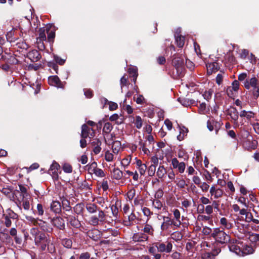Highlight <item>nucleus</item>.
I'll return each mask as SVG.
<instances>
[{
    "mask_svg": "<svg viewBox=\"0 0 259 259\" xmlns=\"http://www.w3.org/2000/svg\"><path fill=\"white\" fill-rule=\"evenodd\" d=\"M30 234L34 238L35 244L39 247L41 250H45L50 240L46 234L36 228H32Z\"/></svg>",
    "mask_w": 259,
    "mask_h": 259,
    "instance_id": "f257e3e1",
    "label": "nucleus"
},
{
    "mask_svg": "<svg viewBox=\"0 0 259 259\" xmlns=\"http://www.w3.org/2000/svg\"><path fill=\"white\" fill-rule=\"evenodd\" d=\"M244 86L252 94L255 99L259 97V82L255 77L247 79L244 82Z\"/></svg>",
    "mask_w": 259,
    "mask_h": 259,
    "instance_id": "f03ea898",
    "label": "nucleus"
},
{
    "mask_svg": "<svg viewBox=\"0 0 259 259\" xmlns=\"http://www.w3.org/2000/svg\"><path fill=\"white\" fill-rule=\"evenodd\" d=\"M211 236L217 242L221 244L227 243L231 241L230 236L220 228H214L211 233Z\"/></svg>",
    "mask_w": 259,
    "mask_h": 259,
    "instance_id": "7ed1b4c3",
    "label": "nucleus"
},
{
    "mask_svg": "<svg viewBox=\"0 0 259 259\" xmlns=\"http://www.w3.org/2000/svg\"><path fill=\"white\" fill-rule=\"evenodd\" d=\"M19 189H16L13 193V200L16 199H21L23 198H26L30 196L27 192L26 187L22 185H19Z\"/></svg>",
    "mask_w": 259,
    "mask_h": 259,
    "instance_id": "20e7f679",
    "label": "nucleus"
},
{
    "mask_svg": "<svg viewBox=\"0 0 259 259\" xmlns=\"http://www.w3.org/2000/svg\"><path fill=\"white\" fill-rule=\"evenodd\" d=\"M155 246L159 252L169 253L171 251L172 244L167 241L165 243H156Z\"/></svg>",
    "mask_w": 259,
    "mask_h": 259,
    "instance_id": "39448f33",
    "label": "nucleus"
},
{
    "mask_svg": "<svg viewBox=\"0 0 259 259\" xmlns=\"http://www.w3.org/2000/svg\"><path fill=\"white\" fill-rule=\"evenodd\" d=\"M81 137L83 139L92 138L95 136V131L84 124L81 126Z\"/></svg>",
    "mask_w": 259,
    "mask_h": 259,
    "instance_id": "423d86ee",
    "label": "nucleus"
},
{
    "mask_svg": "<svg viewBox=\"0 0 259 259\" xmlns=\"http://www.w3.org/2000/svg\"><path fill=\"white\" fill-rule=\"evenodd\" d=\"M209 193L212 198L218 199L221 198L224 193V191L217 187L214 184L212 185L210 188Z\"/></svg>",
    "mask_w": 259,
    "mask_h": 259,
    "instance_id": "0eeeda50",
    "label": "nucleus"
},
{
    "mask_svg": "<svg viewBox=\"0 0 259 259\" xmlns=\"http://www.w3.org/2000/svg\"><path fill=\"white\" fill-rule=\"evenodd\" d=\"M105 214L102 210H99L98 217L93 215L90 218V223L93 226H97L99 222H104L105 221Z\"/></svg>",
    "mask_w": 259,
    "mask_h": 259,
    "instance_id": "6e6552de",
    "label": "nucleus"
},
{
    "mask_svg": "<svg viewBox=\"0 0 259 259\" xmlns=\"http://www.w3.org/2000/svg\"><path fill=\"white\" fill-rule=\"evenodd\" d=\"M172 65L175 67L178 73H181L184 68V60L181 57H176L172 61Z\"/></svg>",
    "mask_w": 259,
    "mask_h": 259,
    "instance_id": "1a4fd4ad",
    "label": "nucleus"
},
{
    "mask_svg": "<svg viewBox=\"0 0 259 259\" xmlns=\"http://www.w3.org/2000/svg\"><path fill=\"white\" fill-rule=\"evenodd\" d=\"M230 244L229 245V248L231 251L235 253L236 254L241 256L242 255V252H241V245L242 244L240 242H237V241L235 242H232L230 241L229 242Z\"/></svg>",
    "mask_w": 259,
    "mask_h": 259,
    "instance_id": "9d476101",
    "label": "nucleus"
},
{
    "mask_svg": "<svg viewBox=\"0 0 259 259\" xmlns=\"http://www.w3.org/2000/svg\"><path fill=\"white\" fill-rule=\"evenodd\" d=\"M52 225L60 230L65 228V221L63 218L60 217H55L51 221Z\"/></svg>",
    "mask_w": 259,
    "mask_h": 259,
    "instance_id": "9b49d317",
    "label": "nucleus"
},
{
    "mask_svg": "<svg viewBox=\"0 0 259 259\" xmlns=\"http://www.w3.org/2000/svg\"><path fill=\"white\" fill-rule=\"evenodd\" d=\"M171 225H173L176 228L179 227L177 225H176V224H175L174 220L171 219L168 217H164V222L161 226V229L163 231L167 230L169 228V226Z\"/></svg>",
    "mask_w": 259,
    "mask_h": 259,
    "instance_id": "f8f14e48",
    "label": "nucleus"
},
{
    "mask_svg": "<svg viewBox=\"0 0 259 259\" xmlns=\"http://www.w3.org/2000/svg\"><path fill=\"white\" fill-rule=\"evenodd\" d=\"M30 199L31 196H29L26 198H23L21 199H16L14 201L16 202H19V204L22 205L24 209L28 210L30 208Z\"/></svg>",
    "mask_w": 259,
    "mask_h": 259,
    "instance_id": "ddd939ff",
    "label": "nucleus"
},
{
    "mask_svg": "<svg viewBox=\"0 0 259 259\" xmlns=\"http://www.w3.org/2000/svg\"><path fill=\"white\" fill-rule=\"evenodd\" d=\"M149 236L143 233H137L134 234L133 240L135 242H144L148 240Z\"/></svg>",
    "mask_w": 259,
    "mask_h": 259,
    "instance_id": "4468645a",
    "label": "nucleus"
},
{
    "mask_svg": "<svg viewBox=\"0 0 259 259\" xmlns=\"http://www.w3.org/2000/svg\"><path fill=\"white\" fill-rule=\"evenodd\" d=\"M49 83L53 86L57 87L58 88L62 87V83L59 78L56 76H52L48 78Z\"/></svg>",
    "mask_w": 259,
    "mask_h": 259,
    "instance_id": "2eb2a0df",
    "label": "nucleus"
},
{
    "mask_svg": "<svg viewBox=\"0 0 259 259\" xmlns=\"http://www.w3.org/2000/svg\"><path fill=\"white\" fill-rule=\"evenodd\" d=\"M27 55L28 57L31 60V61L34 62L38 61L41 58L40 54L36 50H33L31 51H30L28 53Z\"/></svg>",
    "mask_w": 259,
    "mask_h": 259,
    "instance_id": "dca6fc26",
    "label": "nucleus"
},
{
    "mask_svg": "<svg viewBox=\"0 0 259 259\" xmlns=\"http://www.w3.org/2000/svg\"><path fill=\"white\" fill-rule=\"evenodd\" d=\"M227 114L231 119L235 122H236L238 119V112L236 108L230 107L227 110Z\"/></svg>",
    "mask_w": 259,
    "mask_h": 259,
    "instance_id": "f3484780",
    "label": "nucleus"
},
{
    "mask_svg": "<svg viewBox=\"0 0 259 259\" xmlns=\"http://www.w3.org/2000/svg\"><path fill=\"white\" fill-rule=\"evenodd\" d=\"M207 72L208 74H212L219 69V66L217 62H212L206 65Z\"/></svg>",
    "mask_w": 259,
    "mask_h": 259,
    "instance_id": "a211bd4d",
    "label": "nucleus"
},
{
    "mask_svg": "<svg viewBox=\"0 0 259 259\" xmlns=\"http://www.w3.org/2000/svg\"><path fill=\"white\" fill-rule=\"evenodd\" d=\"M220 225L222 230L230 229L233 227V224L230 222L226 218H222L220 219Z\"/></svg>",
    "mask_w": 259,
    "mask_h": 259,
    "instance_id": "6ab92c4d",
    "label": "nucleus"
},
{
    "mask_svg": "<svg viewBox=\"0 0 259 259\" xmlns=\"http://www.w3.org/2000/svg\"><path fill=\"white\" fill-rule=\"evenodd\" d=\"M52 28L51 25H47L46 27V30L48 34V40L49 42H53L54 39L55 37V32L54 30H51Z\"/></svg>",
    "mask_w": 259,
    "mask_h": 259,
    "instance_id": "aec40b11",
    "label": "nucleus"
},
{
    "mask_svg": "<svg viewBox=\"0 0 259 259\" xmlns=\"http://www.w3.org/2000/svg\"><path fill=\"white\" fill-rule=\"evenodd\" d=\"M51 209L56 213H59L61 211V205L58 201H53L51 204Z\"/></svg>",
    "mask_w": 259,
    "mask_h": 259,
    "instance_id": "412c9836",
    "label": "nucleus"
},
{
    "mask_svg": "<svg viewBox=\"0 0 259 259\" xmlns=\"http://www.w3.org/2000/svg\"><path fill=\"white\" fill-rule=\"evenodd\" d=\"M67 219V221L69 222V224L74 228H78L80 227L81 224L80 222L75 218V217L70 215L68 217H66Z\"/></svg>",
    "mask_w": 259,
    "mask_h": 259,
    "instance_id": "4be33fe9",
    "label": "nucleus"
},
{
    "mask_svg": "<svg viewBox=\"0 0 259 259\" xmlns=\"http://www.w3.org/2000/svg\"><path fill=\"white\" fill-rule=\"evenodd\" d=\"M174 217V222L175 224L177 225L179 227H180L182 222L181 219V213L178 209H174L172 211Z\"/></svg>",
    "mask_w": 259,
    "mask_h": 259,
    "instance_id": "5701e85b",
    "label": "nucleus"
},
{
    "mask_svg": "<svg viewBox=\"0 0 259 259\" xmlns=\"http://www.w3.org/2000/svg\"><path fill=\"white\" fill-rule=\"evenodd\" d=\"M221 250L219 249L218 250H217L215 252H204L203 253L201 257L202 259H213L219 252H220Z\"/></svg>",
    "mask_w": 259,
    "mask_h": 259,
    "instance_id": "b1692460",
    "label": "nucleus"
},
{
    "mask_svg": "<svg viewBox=\"0 0 259 259\" xmlns=\"http://www.w3.org/2000/svg\"><path fill=\"white\" fill-rule=\"evenodd\" d=\"M112 176L114 179L120 180L122 178L123 174L119 169L115 168L112 170Z\"/></svg>",
    "mask_w": 259,
    "mask_h": 259,
    "instance_id": "393cba45",
    "label": "nucleus"
},
{
    "mask_svg": "<svg viewBox=\"0 0 259 259\" xmlns=\"http://www.w3.org/2000/svg\"><path fill=\"white\" fill-rule=\"evenodd\" d=\"M241 252H242V256H244L252 253L253 252V249L251 246L248 245H242Z\"/></svg>",
    "mask_w": 259,
    "mask_h": 259,
    "instance_id": "a878e982",
    "label": "nucleus"
},
{
    "mask_svg": "<svg viewBox=\"0 0 259 259\" xmlns=\"http://www.w3.org/2000/svg\"><path fill=\"white\" fill-rule=\"evenodd\" d=\"M142 230L144 232L143 233L147 234L148 236L149 235H153L154 229L150 225L147 224H145Z\"/></svg>",
    "mask_w": 259,
    "mask_h": 259,
    "instance_id": "bb28decb",
    "label": "nucleus"
},
{
    "mask_svg": "<svg viewBox=\"0 0 259 259\" xmlns=\"http://www.w3.org/2000/svg\"><path fill=\"white\" fill-rule=\"evenodd\" d=\"M166 174V171L164 166L163 165L159 166L156 172V176L158 177V178L159 179H162L165 176Z\"/></svg>",
    "mask_w": 259,
    "mask_h": 259,
    "instance_id": "cd10ccee",
    "label": "nucleus"
},
{
    "mask_svg": "<svg viewBox=\"0 0 259 259\" xmlns=\"http://www.w3.org/2000/svg\"><path fill=\"white\" fill-rule=\"evenodd\" d=\"M1 239L6 244H11L13 242V240L10 236L7 233H1Z\"/></svg>",
    "mask_w": 259,
    "mask_h": 259,
    "instance_id": "c85d7f7f",
    "label": "nucleus"
},
{
    "mask_svg": "<svg viewBox=\"0 0 259 259\" xmlns=\"http://www.w3.org/2000/svg\"><path fill=\"white\" fill-rule=\"evenodd\" d=\"M62 206L63 209L66 211L71 210V207L70 205V202L65 198L62 199Z\"/></svg>",
    "mask_w": 259,
    "mask_h": 259,
    "instance_id": "c756f323",
    "label": "nucleus"
},
{
    "mask_svg": "<svg viewBox=\"0 0 259 259\" xmlns=\"http://www.w3.org/2000/svg\"><path fill=\"white\" fill-rule=\"evenodd\" d=\"M85 207L88 211L91 213H95L97 210V205L94 203L87 204Z\"/></svg>",
    "mask_w": 259,
    "mask_h": 259,
    "instance_id": "7c9ffc66",
    "label": "nucleus"
},
{
    "mask_svg": "<svg viewBox=\"0 0 259 259\" xmlns=\"http://www.w3.org/2000/svg\"><path fill=\"white\" fill-rule=\"evenodd\" d=\"M60 167V165L56 162L54 161L51 164L49 170L52 171L53 174L57 175V171Z\"/></svg>",
    "mask_w": 259,
    "mask_h": 259,
    "instance_id": "2f4dec72",
    "label": "nucleus"
},
{
    "mask_svg": "<svg viewBox=\"0 0 259 259\" xmlns=\"http://www.w3.org/2000/svg\"><path fill=\"white\" fill-rule=\"evenodd\" d=\"M254 113L252 111H246L245 110H242L240 112V116L241 117H246L248 119L253 117Z\"/></svg>",
    "mask_w": 259,
    "mask_h": 259,
    "instance_id": "473e14b6",
    "label": "nucleus"
},
{
    "mask_svg": "<svg viewBox=\"0 0 259 259\" xmlns=\"http://www.w3.org/2000/svg\"><path fill=\"white\" fill-rule=\"evenodd\" d=\"M46 31V28H40L39 29V34L38 36L37 37L40 39H41L44 41H47V37L46 35L45 31Z\"/></svg>",
    "mask_w": 259,
    "mask_h": 259,
    "instance_id": "72a5a7b5",
    "label": "nucleus"
},
{
    "mask_svg": "<svg viewBox=\"0 0 259 259\" xmlns=\"http://www.w3.org/2000/svg\"><path fill=\"white\" fill-rule=\"evenodd\" d=\"M105 159L107 162H112L114 160V155L109 150H107L105 153Z\"/></svg>",
    "mask_w": 259,
    "mask_h": 259,
    "instance_id": "f704fd0d",
    "label": "nucleus"
},
{
    "mask_svg": "<svg viewBox=\"0 0 259 259\" xmlns=\"http://www.w3.org/2000/svg\"><path fill=\"white\" fill-rule=\"evenodd\" d=\"M134 123L137 128H141L143 125V122L141 117L139 116H137L136 117L135 120L134 121Z\"/></svg>",
    "mask_w": 259,
    "mask_h": 259,
    "instance_id": "c9c22d12",
    "label": "nucleus"
},
{
    "mask_svg": "<svg viewBox=\"0 0 259 259\" xmlns=\"http://www.w3.org/2000/svg\"><path fill=\"white\" fill-rule=\"evenodd\" d=\"M152 204L153 207L157 209H160L162 207V203L159 199L155 198L153 200Z\"/></svg>",
    "mask_w": 259,
    "mask_h": 259,
    "instance_id": "e433bc0d",
    "label": "nucleus"
},
{
    "mask_svg": "<svg viewBox=\"0 0 259 259\" xmlns=\"http://www.w3.org/2000/svg\"><path fill=\"white\" fill-rule=\"evenodd\" d=\"M44 40L36 38V45L37 48L41 51H43L45 49V45Z\"/></svg>",
    "mask_w": 259,
    "mask_h": 259,
    "instance_id": "4c0bfd02",
    "label": "nucleus"
},
{
    "mask_svg": "<svg viewBox=\"0 0 259 259\" xmlns=\"http://www.w3.org/2000/svg\"><path fill=\"white\" fill-rule=\"evenodd\" d=\"M113 129V126L110 122H108L105 123L103 131L106 133H109Z\"/></svg>",
    "mask_w": 259,
    "mask_h": 259,
    "instance_id": "58836bf2",
    "label": "nucleus"
},
{
    "mask_svg": "<svg viewBox=\"0 0 259 259\" xmlns=\"http://www.w3.org/2000/svg\"><path fill=\"white\" fill-rule=\"evenodd\" d=\"M63 171L66 173H71L72 171V166L67 163H64L62 166Z\"/></svg>",
    "mask_w": 259,
    "mask_h": 259,
    "instance_id": "ea45409f",
    "label": "nucleus"
},
{
    "mask_svg": "<svg viewBox=\"0 0 259 259\" xmlns=\"http://www.w3.org/2000/svg\"><path fill=\"white\" fill-rule=\"evenodd\" d=\"M176 41L177 46L180 48L183 47L184 45V37L183 36H177L176 38Z\"/></svg>",
    "mask_w": 259,
    "mask_h": 259,
    "instance_id": "a19ab883",
    "label": "nucleus"
},
{
    "mask_svg": "<svg viewBox=\"0 0 259 259\" xmlns=\"http://www.w3.org/2000/svg\"><path fill=\"white\" fill-rule=\"evenodd\" d=\"M182 235L180 232H175L171 235L172 239L176 241L180 240L182 238Z\"/></svg>",
    "mask_w": 259,
    "mask_h": 259,
    "instance_id": "79ce46f5",
    "label": "nucleus"
},
{
    "mask_svg": "<svg viewBox=\"0 0 259 259\" xmlns=\"http://www.w3.org/2000/svg\"><path fill=\"white\" fill-rule=\"evenodd\" d=\"M139 145L140 146V149H141L144 154H147L149 152V150L146 147V144L143 143L142 140L139 141Z\"/></svg>",
    "mask_w": 259,
    "mask_h": 259,
    "instance_id": "37998d69",
    "label": "nucleus"
},
{
    "mask_svg": "<svg viewBox=\"0 0 259 259\" xmlns=\"http://www.w3.org/2000/svg\"><path fill=\"white\" fill-rule=\"evenodd\" d=\"M62 243L64 247L70 248L72 246V242L69 239H64L62 240Z\"/></svg>",
    "mask_w": 259,
    "mask_h": 259,
    "instance_id": "c03bdc74",
    "label": "nucleus"
},
{
    "mask_svg": "<svg viewBox=\"0 0 259 259\" xmlns=\"http://www.w3.org/2000/svg\"><path fill=\"white\" fill-rule=\"evenodd\" d=\"M97 146H94L93 151L95 154H99L101 150V145L102 142L101 141H97Z\"/></svg>",
    "mask_w": 259,
    "mask_h": 259,
    "instance_id": "a18cd8bd",
    "label": "nucleus"
},
{
    "mask_svg": "<svg viewBox=\"0 0 259 259\" xmlns=\"http://www.w3.org/2000/svg\"><path fill=\"white\" fill-rule=\"evenodd\" d=\"M199 187L200 188L202 192H206L209 189V185L206 182H203L201 183Z\"/></svg>",
    "mask_w": 259,
    "mask_h": 259,
    "instance_id": "49530a36",
    "label": "nucleus"
},
{
    "mask_svg": "<svg viewBox=\"0 0 259 259\" xmlns=\"http://www.w3.org/2000/svg\"><path fill=\"white\" fill-rule=\"evenodd\" d=\"M111 209L112 211V213L113 215L116 219L118 217V209L116 205H112L111 206Z\"/></svg>",
    "mask_w": 259,
    "mask_h": 259,
    "instance_id": "de8ad7c7",
    "label": "nucleus"
},
{
    "mask_svg": "<svg viewBox=\"0 0 259 259\" xmlns=\"http://www.w3.org/2000/svg\"><path fill=\"white\" fill-rule=\"evenodd\" d=\"M132 157L131 156H128L126 158H123L121 161V164L124 166H127L131 162Z\"/></svg>",
    "mask_w": 259,
    "mask_h": 259,
    "instance_id": "09e8293b",
    "label": "nucleus"
},
{
    "mask_svg": "<svg viewBox=\"0 0 259 259\" xmlns=\"http://www.w3.org/2000/svg\"><path fill=\"white\" fill-rule=\"evenodd\" d=\"M136 102L139 104H143L146 103L145 99L143 95H139L136 99Z\"/></svg>",
    "mask_w": 259,
    "mask_h": 259,
    "instance_id": "8fccbe9b",
    "label": "nucleus"
},
{
    "mask_svg": "<svg viewBox=\"0 0 259 259\" xmlns=\"http://www.w3.org/2000/svg\"><path fill=\"white\" fill-rule=\"evenodd\" d=\"M97 164L96 162H93L89 165L88 170L91 173H93L97 168Z\"/></svg>",
    "mask_w": 259,
    "mask_h": 259,
    "instance_id": "3c124183",
    "label": "nucleus"
},
{
    "mask_svg": "<svg viewBox=\"0 0 259 259\" xmlns=\"http://www.w3.org/2000/svg\"><path fill=\"white\" fill-rule=\"evenodd\" d=\"M156 167L155 166L151 165L148 169V173L149 176H153L154 175L156 171Z\"/></svg>",
    "mask_w": 259,
    "mask_h": 259,
    "instance_id": "603ef678",
    "label": "nucleus"
},
{
    "mask_svg": "<svg viewBox=\"0 0 259 259\" xmlns=\"http://www.w3.org/2000/svg\"><path fill=\"white\" fill-rule=\"evenodd\" d=\"M3 217L5 219V225L7 227H10L11 226L12 222L9 217L5 214H4Z\"/></svg>",
    "mask_w": 259,
    "mask_h": 259,
    "instance_id": "864d4df0",
    "label": "nucleus"
},
{
    "mask_svg": "<svg viewBox=\"0 0 259 259\" xmlns=\"http://www.w3.org/2000/svg\"><path fill=\"white\" fill-rule=\"evenodd\" d=\"M120 83L121 90L124 86H126L127 84V78L125 77V75H123L121 78Z\"/></svg>",
    "mask_w": 259,
    "mask_h": 259,
    "instance_id": "5fc2aeb1",
    "label": "nucleus"
},
{
    "mask_svg": "<svg viewBox=\"0 0 259 259\" xmlns=\"http://www.w3.org/2000/svg\"><path fill=\"white\" fill-rule=\"evenodd\" d=\"M186 168V165L185 163L184 162H181L180 163V164H179L178 168L179 171L180 173H183L185 171Z\"/></svg>",
    "mask_w": 259,
    "mask_h": 259,
    "instance_id": "6e6d98bb",
    "label": "nucleus"
},
{
    "mask_svg": "<svg viewBox=\"0 0 259 259\" xmlns=\"http://www.w3.org/2000/svg\"><path fill=\"white\" fill-rule=\"evenodd\" d=\"M93 173L98 177H104L105 176L104 171L100 168H97Z\"/></svg>",
    "mask_w": 259,
    "mask_h": 259,
    "instance_id": "4d7b16f0",
    "label": "nucleus"
},
{
    "mask_svg": "<svg viewBox=\"0 0 259 259\" xmlns=\"http://www.w3.org/2000/svg\"><path fill=\"white\" fill-rule=\"evenodd\" d=\"M239 83L238 80H234L232 83V86L230 87L233 90V91L236 92L239 89Z\"/></svg>",
    "mask_w": 259,
    "mask_h": 259,
    "instance_id": "13d9d810",
    "label": "nucleus"
},
{
    "mask_svg": "<svg viewBox=\"0 0 259 259\" xmlns=\"http://www.w3.org/2000/svg\"><path fill=\"white\" fill-rule=\"evenodd\" d=\"M128 72L130 74H132L133 77H137L138 73H137V69L136 68H130L128 69Z\"/></svg>",
    "mask_w": 259,
    "mask_h": 259,
    "instance_id": "bf43d9fd",
    "label": "nucleus"
},
{
    "mask_svg": "<svg viewBox=\"0 0 259 259\" xmlns=\"http://www.w3.org/2000/svg\"><path fill=\"white\" fill-rule=\"evenodd\" d=\"M182 206L184 207V208H187L188 207H189L191 206V203L188 199H185L182 201Z\"/></svg>",
    "mask_w": 259,
    "mask_h": 259,
    "instance_id": "052dcab7",
    "label": "nucleus"
},
{
    "mask_svg": "<svg viewBox=\"0 0 259 259\" xmlns=\"http://www.w3.org/2000/svg\"><path fill=\"white\" fill-rule=\"evenodd\" d=\"M211 219L209 215H199L198 217V220L201 221H208Z\"/></svg>",
    "mask_w": 259,
    "mask_h": 259,
    "instance_id": "680f3d73",
    "label": "nucleus"
},
{
    "mask_svg": "<svg viewBox=\"0 0 259 259\" xmlns=\"http://www.w3.org/2000/svg\"><path fill=\"white\" fill-rule=\"evenodd\" d=\"M205 212L208 215L211 214L213 212L212 206L211 205H206L205 208Z\"/></svg>",
    "mask_w": 259,
    "mask_h": 259,
    "instance_id": "e2e57ef3",
    "label": "nucleus"
},
{
    "mask_svg": "<svg viewBox=\"0 0 259 259\" xmlns=\"http://www.w3.org/2000/svg\"><path fill=\"white\" fill-rule=\"evenodd\" d=\"M177 186L180 188H184L186 186V182L184 180H179L177 183Z\"/></svg>",
    "mask_w": 259,
    "mask_h": 259,
    "instance_id": "0e129e2a",
    "label": "nucleus"
},
{
    "mask_svg": "<svg viewBox=\"0 0 259 259\" xmlns=\"http://www.w3.org/2000/svg\"><path fill=\"white\" fill-rule=\"evenodd\" d=\"M37 214L39 215H42L44 213L43 206L41 204H38L37 205Z\"/></svg>",
    "mask_w": 259,
    "mask_h": 259,
    "instance_id": "69168bd1",
    "label": "nucleus"
},
{
    "mask_svg": "<svg viewBox=\"0 0 259 259\" xmlns=\"http://www.w3.org/2000/svg\"><path fill=\"white\" fill-rule=\"evenodd\" d=\"M200 201L203 204H208L210 203V200L204 196H202L200 198Z\"/></svg>",
    "mask_w": 259,
    "mask_h": 259,
    "instance_id": "338daca9",
    "label": "nucleus"
},
{
    "mask_svg": "<svg viewBox=\"0 0 259 259\" xmlns=\"http://www.w3.org/2000/svg\"><path fill=\"white\" fill-rule=\"evenodd\" d=\"M90 254L88 252H83L80 254L79 259H90Z\"/></svg>",
    "mask_w": 259,
    "mask_h": 259,
    "instance_id": "774afa93",
    "label": "nucleus"
}]
</instances>
